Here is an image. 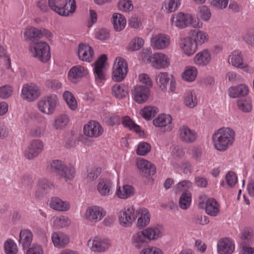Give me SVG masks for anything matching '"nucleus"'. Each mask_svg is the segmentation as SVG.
Returning <instances> with one entry per match:
<instances>
[{
    "instance_id": "5701e85b",
    "label": "nucleus",
    "mask_w": 254,
    "mask_h": 254,
    "mask_svg": "<svg viewBox=\"0 0 254 254\" xmlns=\"http://www.w3.org/2000/svg\"><path fill=\"white\" fill-rule=\"evenodd\" d=\"M135 219L134 210L130 207L120 212L119 221L120 224L125 226H129Z\"/></svg>"
},
{
    "instance_id": "a211bd4d",
    "label": "nucleus",
    "mask_w": 254,
    "mask_h": 254,
    "mask_svg": "<svg viewBox=\"0 0 254 254\" xmlns=\"http://www.w3.org/2000/svg\"><path fill=\"white\" fill-rule=\"evenodd\" d=\"M134 100L139 104L145 102L148 99L150 90L148 87L142 85L136 86L133 91Z\"/></svg>"
},
{
    "instance_id": "6e6d98bb",
    "label": "nucleus",
    "mask_w": 254,
    "mask_h": 254,
    "mask_svg": "<svg viewBox=\"0 0 254 254\" xmlns=\"http://www.w3.org/2000/svg\"><path fill=\"white\" fill-rule=\"evenodd\" d=\"M151 150V146L147 142L140 143L136 150V153L140 156H144L148 154Z\"/></svg>"
},
{
    "instance_id": "dca6fc26",
    "label": "nucleus",
    "mask_w": 254,
    "mask_h": 254,
    "mask_svg": "<svg viewBox=\"0 0 254 254\" xmlns=\"http://www.w3.org/2000/svg\"><path fill=\"white\" fill-rule=\"evenodd\" d=\"M199 206L204 208L207 214L216 216L219 212V205L213 198H207L205 201L200 202Z\"/></svg>"
},
{
    "instance_id": "c9c22d12",
    "label": "nucleus",
    "mask_w": 254,
    "mask_h": 254,
    "mask_svg": "<svg viewBox=\"0 0 254 254\" xmlns=\"http://www.w3.org/2000/svg\"><path fill=\"white\" fill-rule=\"evenodd\" d=\"M192 36L194 38L193 40L198 45H202L208 40V35L203 31L194 30L191 31Z\"/></svg>"
},
{
    "instance_id": "603ef678",
    "label": "nucleus",
    "mask_w": 254,
    "mask_h": 254,
    "mask_svg": "<svg viewBox=\"0 0 254 254\" xmlns=\"http://www.w3.org/2000/svg\"><path fill=\"white\" fill-rule=\"evenodd\" d=\"M211 15L210 10L207 6L202 5L198 7V15L203 21H208L210 18Z\"/></svg>"
},
{
    "instance_id": "0eeeda50",
    "label": "nucleus",
    "mask_w": 254,
    "mask_h": 254,
    "mask_svg": "<svg viewBox=\"0 0 254 254\" xmlns=\"http://www.w3.org/2000/svg\"><path fill=\"white\" fill-rule=\"evenodd\" d=\"M58 101L57 95L52 94L48 96L39 101L38 104L39 109L43 113L51 115L55 110Z\"/></svg>"
},
{
    "instance_id": "09e8293b",
    "label": "nucleus",
    "mask_w": 254,
    "mask_h": 254,
    "mask_svg": "<svg viewBox=\"0 0 254 254\" xmlns=\"http://www.w3.org/2000/svg\"><path fill=\"white\" fill-rule=\"evenodd\" d=\"M4 248L6 254H17L18 252L17 245L11 239H8L5 242Z\"/></svg>"
},
{
    "instance_id": "6e6552de",
    "label": "nucleus",
    "mask_w": 254,
    "mask_h": 254,
    "mask_svg": "<svg viewBox=\"0 0 254 254\" xmlns=\"http://www.w3.org/2000/svg\"><path fill=\"white\" fill-rule=\"evenodd\" d=\"M40 87L37 84L30 83L23 85L21 96L24 100L33 101L40 96Z\"/></svg>"
},
{
    "instance_id": "7ed1b4c3",
    "label": "nucleus",
    "mask_w": 254,
    "mask_h": 254,
    "mask_svg": "<svg viewBox=\"0 0 254 254\" xmlns=\"http://www.w3.org/2000/svg\"><path fill=\"white\" fill-rule=\"evenodd\" d=\"M49 5L53 11L61 16H68L76 9L74 0H49Z\"/></svg>"
},
{
    "instance_id": "393cba45",
    "label": "nucleus",
    "mask_w": 254,
    "mask_h": 254,
    "mask_svg": "<svg viewBox=\"0 0 254 254\" xmlns=\"http://www.w3.org/2000/svg\"><path fill=\"white\" fill-rule=\"evenodd\" d=\"M49 206L53 209L59 211H66L70 208V203L59 197H52L49 201Z\"/></svg>"
},
{
    "instance_id": "f704fd0d",
    "label": "nucleus",
    "mask_w": 254,
    "mask_h": 254,
    "mask_svg": "<svg viewBox=\"0 0 254 254\" xmlns=\"http://www.w3.org/2000/svg\"><path fill=\"white\" fill-rule=\"evenodd\" d=\"M148 241L146 235L144 233V230L137 232L133 236V243L135 247L137 249H140Z\"/></svg>"
},
{
    "instance_id": "ddd939ff",
    "label": "nucleus",
    "mask_w": 254,
    "mask_h": 254,
    "mask_svg": "<svg viewBox=\"0 0 254 254\" xmlns=\"http://www.w3.org/2000/svg\"><path fill=\"white\" fill-rule=\"evenodd\" d=\"M150 61L153 67L157 69L165 68L169 66L170 60L162 53H155L150 57Z\"/></svg>"
},
{
    "instance_id": "052dcab7",
    "label": "nucleus",
    "mask_w": 254,
    "mask_h": 254,
    "mask_svg": "<svg viewBox=\"0 0 254 254\" xmlns=\"http://www.w3.org/2000/svg\"><path fill=\"white\" fill-rule=\"evenodd\" d=\"M105 67L95 65L94 72L95 80L98 82H101L105 78V73L103 69Z\"/></svg>"
},
{
    "instance_id": "5fc2aeb1",
    "label": "nucleus",
    "mask_w": 254,
    "mask_h": 254,
    "mask_svg": "<svg viewBox=\"0 0 254 254\" xmlns=\"http://www.w3.org/2000/svg\"><path fill=\"white\" fill-rule=\"evenodd\" d=\"M144 41L143 39L139 37L132 39L129 43V48L132 51L139 50L143 46Z\"/></svg>"
},
{
    "instance_id": "f257e3e1",
    "label": "nucleus",
    "mask_w": 254,
    "mask_h": 254,
    "mask_svg": "<svg viewBox=\"0 0 254 254\" xmlns=\"http://www.w3.org/2000/svg\"><path fill=\"white\" fill-rule=\"evenodd\" d=\"M235 133L231 128H221L212 135L215 148L220 151L226 150L235 140Z\"/></svg>"
},
{
    "instance_id": "de8ad7c7",
    "label": "nucleus",
    "mask_w": 254,
    "mask_h": 254,
    "mask_svg": "<svg viewBox=\"0 0 254 254\" xmlns=\"http://www.w3.org/2000/svg\"><path fill=\"white\" fill-rule=\"evenodd\" d=\"M63 98L71 110H75L77 108V102L73 95L70 92L65 91L63 94Z\"/></svg>"
},
{
    "instance_id": "4468645a",
    "label": "nucleus",
    "mask_w": 254,
    "mask_h": 254,
    "mask_svg": "<svg viewBox=\"0 0 254 254\" xmlns=\"http://www.w3.org/2000/svg\"><path fill=\"white\" fill-rule=\"evenodd\" d=\"M88 73V70L83 66L79 65H75L69 70L68 78L71 82L76 83Z\"/></svg>"
},
{
    "instance_id": "412c9836",
    "label": "nucleus",
    "mask_w": 254,
    "mask_h": 254,
    "mask_svg": "<svg viewBox=\"0 0 254 254\" xmlns=\"http://www.w3.org/2000/svg\"><path fill=\"white\" fill-rule=\"evenodd\" d=\"M103 208L97 206H92L87 208L85 217L88 220L97 222L100 221L104 216Z\"/></svg>"
},
{
    "instance_id": "58836bf2",
    "label": "nucleus",
    "mask_w": 254,
    "mask_h": 254,
    "mask_svg": "<svg viewBox=\"0 0 254 254\" xmlns=\"http://www.w3.org/2000/svg\"><path fill=\"white\" fill-rule=\"evenodd\" d=\"M118 196L122 199H126L132 196L134 194V189L131 186L126 185L122 188L119 187L117 191Z\"/></svg>"
},
{
    "instance_id": "4d7b16f0",
    "label": "nucleus",
    "mask_w": 254,
    "mask_h": 254,
    "mask_svg": "<svg viewBox=\"0 0 254 254\" xmlns=\"http://www.w3.org/2000/svg\"><path fill=\"white\" fill-rule=\"evenodd\" d=\"M118 7L123 11H129L133 9V4L130 0H120L118 3Z\"/></svg>"
},
{
    "instance_id": "13d9d810",
    "label": "nucleus",
    "mask_w": 254,
    "mask_h": 254,
    "mask_svg": "<svg viewBox=\"0 0 254 254\" xmlns=\"http://www.w3.org/2000/svg\"><path fill=\"white\" fill-rule=\"evenodd\" d=\"M24 35L29 40L36 38H40L39 29L35 27L26 29Z\"/></svg>"
},
{
    "instance_id": "f8f14e48",
    "label": "nucleus",
    "mask_w": 254,
    "mask_h": 254,
    "mask_svg": "<svg viewBox=\"0 0 254 254\" xmlns=\"http://www.w3.org/2000/svg\"><path fill=\"white\" fill-rule=\"evenodd\" d=\"M180 140L186 143H191L194 142L197 138L196 132L187 126L183 125L179 129Z\"/></svg>"
},
{
    "instance_id": "7c9ffc66",
    "label": "nucleus",
    "mask_w": 254,
    "mask_h": 254,
    "mask_svg": "<svg viewBox=\"0 0 254 254\" xmlns=\"http://www.w3.org/2000/svg\"><path fill=\"white\" fill-rule=\"evenodd\" d=\"M143 230L149 241L157 239L162 235L164 232V229L161 226L149 227Z\"/></svg>"
},
{
    "instance_id": "f03ea898",
    "label": "nucleus",
    "mask_w": 254,
    "mask_h": 254,
    "mask_svg": "<svg viewBox=\"0 0 254 254\" xmlns=\"http://www.w3.org/2000/svg\"><path fill=\"white\" fill-rule=\"evenodd\" d=\"M29 50L31 56L42 63H46L51 58L50 46L45 42L32 41L29 45Z\"/></svg>"
},
{
    "instance_id": "37998d69",
    "label": "nucleus",
    "mask_w": 254,
    "mask_h": 254,
    "mask_svg": "<svg viewBox=\"0 0 254 254\" xmlns=\"http://www.w3.org/2000/svg\"><path fill=\"white\" fill-rule=\"evenodd\" d=\"M191 202V194L190 192H183L179 199V204L182 209L186 210L190 206Z\"/></svg>"
},
{
    "instance_id": "423d86ee",
    "label": "nucleus",
    "mask_w": 254,
    "mask_h": 254,
    "mask_svg": "<svg viewBox=\"0 0 254 254\" xmlns=\"http://www.w3.org/2000/svg\"><path fill=\"white\" fill-rule=\"evenodd\" d=\"M127 72L128 65L126 61L122 57L116 58L113 68L112 79L121 82L125 78Z\"/></svg>"
},
{
    "instance_id": "c85d7f7f",
    "label": "nucleus",
    "mask_w": 254,
    "mask_h": 254,
    "mask_svg": "<svg viewBox=\"0 0 254 254\" xmlns=\"http://www.w3.org/2000/svg\"><path fill=\"white\" fill-rule=\"evenodd\" d=\"M52 239L55 246L59 248L64 247L69 242L67 235L60 232L53 233Z\"/></svg>"
},
{
    "instance_id": "473e14b6",
    "label": "nucleus",
    "mask_w": 254,
    "mask_h": 254,
    "mask_svg": "<svg viewBox=\"0 0 254 254\" xmlns=\"http://www.w3.org/2000/svg\"><path fill=\"white\" fill-rule=\"evenodd\" d=\"M137 215H140L138 218L137 225L139 228H142L147 225L150 222V214L145 209L136 210Z\"/></svg>"
},
{
    "instance_id": "9d476101",
    "label": "nucleus",
    "mask_w": 254,
    "mask_h": 254,
    "mask_svg": "<svg viewBox=\"0 0 254 254\" xmlns=\"http://www.w3.org/2000/svg\"><path fill=\"white\" fill-rule=\"evenodd\" d=\"M83 132L88 137L96 138L101 135L103 132V128L98 122L91 121L84 126Z\"/></svg>"
},
{
    "instance_id": "4c0bfd02",
    "label": "nucleus",
    "mask_w": 254,
    "mask_h": 254,
    "mask_svg": "<svg viewBox=\"0 0 254 254\" xmlns=\"http://www.w3.org/2000/svg\"><path fill=\"white\" fill-rule=\"evenodd\" d=\"M61 172L59 176L66 182L73 180L75 174L74 167L70 165H64Z\"/></svg>"
},
{
    "instance_id": "0e129e2a",
    "label": "nucleus",
    "mask_w": 254,
    "mask_h": 254,
    "mask_svg": "<svg viewBox=\"0 0 254 254\" xmlns=\"http://www.w3.org/2000/svg\"><path fill=\"white\" fill-rule=\"evenodd\" d=\"M12 89L10 86L5 85L0 87V97L5 99L11 96Z\"/></svg>"
},
{
    "instance_id": "ea45409f",
    "label": "nucleus",
    "mask_w": 254,
    "mask_h": 254,
    "mask_svg": "<svg viewBox=\"0 0 254 254\" xmlns=\"http://www.w3.org/2000/svg\"><path fill=\"white\" fill-rule=\"evenodd\" d=\"M156 80L161 90H167V85L170 80L167 72H160L156 76Z\"/></svg>"
},
{
    "instance_id": "f3484780",
    "label": "nucleus",
    "mask_w": 254,
    "mask_h": 254,
    "mask_svg": "<svg viewBox=\"0 0 254 254\" xmlns=\"http://www.w3.org/2000/svg\"><path fill=\"white\" fill-rule=\"evenodd\" d=\"M138 169L146 177L153 175L156 173V167L150 162L142 158L137 160Z\"/></svg>"
},
{
    "instance_id": "69168bd1",
    "label": "nucleus",
    "mask_w": 254,
    "mask_h": 254,
    "mask_svg": "<svg viewBox=\"0 0 254 254\" xmlns=\"http://www.w3.org/2000/svg\"><path fill=\"white\" fill-rule=\"evenodd\" d=\"M140 254H163V253L160 249L157 247H148L143 249Z\"/></svg>"
},
{
    "instance_id": "a19ab883",
    "label": "nucleus",
    "mask_w": 254,
    "mask_h": 254,
    "mask_svg": "<svg viewBox=\"0 0 254 254\" xmlns=\"http://www.w3.org/2000/svg\"><path fill=\"white\" fill-rule=\"evenodd\" d=\"M172 120V119L170 115L162 114L153 120V124L157 127H163L170 124Z\"/></svg>"
},
{
    "instance_id": "c03bdc74",
    "label": "nucleus",
    "mask_w": 254,
    "mask_h": 254,
    "mask_svg": "<svg viewBox=\"0 0 254 254\" xmlns=\"http://www.w3.org/2000/svg\"><path fill=\"white\" fill-rule=\"evenodd\" d=\"M197 70L194 66L187 67L182 74L183 78L189 82L193 81L196 78Z\"/></svg>"
},
{
    "instance_id": "e2e57ef3",
    "label": "nucleus",
    "mask_w": 254,
    "mask_h": 254,
    "mask_svg": "<svg viewBox=\"0 0 254 254\" xmlns=\"http://www.w3.org/2000/svg\"><path fill=\"white\" fill-rule=\"evenodd\" d=\"M62 162L58 160H53L51 163V169L52 171L55 172L59 176L62 172L63 167H64Z\"/></svg>"
},
{
    "instance_id": "6ab92c4d",
    "label": "nucleus",
    "mask_w": 254,
    "mask_h": 254,
    "mask_svg": "<svg viewBox=\"0 0 254 254\" xmlns=\"http://www.w3.org/2000/svg\"><path fill=\"white\" fill-rule=\"evenodd\" d=\"M77 54L79 60L90 63L93 59L94 51L91 47L84 44H80L78 45Z\"/></svg>"
},
{
    "instance_id": "2eb2a0df",
    "label": "nucleus",
    "mask_w": 254,
    "mask_h": 254,
    "mask_svg": "<svg viewBox=\"0 0 254 254\" xmlns=\"http://www.w3.org/2000/svg\"><path fill=\"white\" fill-rule=\"evenodd\" d=\"M179 44L183 52L188 56L193 55L197 49V44L190 37L181 39Z\"/></svg>"
},
{
    "instance_id": "bb28decb",
    "label": "nucleus",
    "mask_w": 254,
    "mask_h": 254,
    "mask_svg": "<svg viewBox=\"0 0 254 254\" xmlns=\"http://www.w3.org/2000/svg\"><path fill=\"white\" fill-rule=\"evenodd\" d=\"M32 240L33 234L30 230L23 229L20 231L18 240L20 247H21L23 249L29 248Z\"/></svg>"
},
{
    "instance_id": "cd10ccee",
    "label": "nucleus",
    "mask_w": 254,
    "mask_h": 254,
    "mask_svg": "<svg viewBox=\"0 0 254 254\" xmlns=\"http://www.w3.org/2000/svg\"><path fill=\"white\" fill-rule=\"evenodd\" d=\"M211 60V54L209 51L204 49L195 55L193 59L195 64L199 66L207 65Z\"/></svg>"
},
{
    "instance_id": "c756f323",
    "label": "nucleus",
    "mask_w": 254,
    "mask_h": 254,
    "mask_svg": "<svg viewBox=\"0 0 254 254\" xmlns=\"http://www.w3.org/2000/svg\"><path fill=\"white\" fill-rule=\"evenodd\" d=\"M249 88L244 84H240L235 87H231L228 90L229 95L232 98L245 96L249 93Z\"/></svg>"
},
{
    "instance_id": "e433bc0d",
    "label": "nucleus",
    "mask_w": 254,
    "mask_h": 254,
    "mask_svg": "<svg viewBox=\"0 0 254 254\" xmlns=\"http://www.w3.org/2000/svg\"><path fill=\"white\" fill-rule=\"evenodd\" d=\"M112 95L116 98L123 99L128 93L127 87L125 85L116 84L112 88Z\"/></svg>"
},
{
    "instance_id": "bf43d9fd",
    "label": "nucleus",
    "mask_w": 254,
    "mask_h": 254,
    "mask_svg": "<svg viewBox=\"0 0 254 254\" xmlns=\"http://www.w3.org/2000/svg\"><path fill=\"white\" fill-rule=\"evenodd\" d=\"M225 180L228 185L230 187H233L237 182V176L234 172L229 171L226 175Z\"/></svg>"
},
{
    "instance_id": "864d4df0",
    "label": "nucleus",
    "mask_w": 254,
    "mask_h": 254,
    "mask_svg": "<svg viewBox=\"0 0 254 254\" xmlns=\"http://www.w3.org/2000/svg\"><path fill=\"white\" fill-rule=\"evenodd\" d=\"M191 187V183L190 181H183L179 183L174 188L175 192L177 193L181 191L187 192L188 189Z\"/></svg>"
},
{
    "instance_id": "3c124183",
    "label": "nucleus",
    "mask_w": 254,
    "mask_h": 254,
    "mask_svg": "<svg viewBox=\"0 0 254 254\" xmlns=\"http://www.w3.org/2000/svg\"><path fill=\"white\" fill-rule=\"evenodd\" d=\"M69 122V118L66 115L58 116L55 121L54 127L57 129H61L65 127Z\"/></svg>"
},
{
    "instance_id": "a18cd8bd",
    "label": "nucleus",
    "mask_w": 254,
    "mask_h": 254,
    "mask_svg": "<svg viewBox=\"0 0 254 254\" xmlns=\"http://www.w3.org/2000/svg\"><path fill=\"white\" fill-rule=\"evenodd\" d=\"M237 105L239 109L244 113H250L252 110V100L250 98L238 100Z\"/></svg>"
},
{
    "instance_id": "39448f33",
    "label": "nucleus",
    "mask_w": 254,
    "mask_h": 254,
    "mask_svg": "<svg viewBox=\"0 0 254 254\" xmlns=\"http://www.w3.org/2000/svg\"><path fill=\"white\" fill-rule=\"evenodd\" d=\"M228 62L234 67L241 69L246 73H252L254 72V68L244 62L243 54L239 50H235L230 53Z\"/></svg>"
},
{
    "instance_id": "8fccbe9b",
    "label": "nucleus",
    "mask_w": 254,
    "mask_h": 254,
    "mask_svg": "<svg viewBox=\"0 0 254 254\" xmlns=\"http://www.w3.org/2000/svg\"><path fill=\"white\" fill-rule=\"evenodd\" d=\"M122 124L125 127H128L130 130H133L137 133L141 131L140 127L135 124L128 116H126L123 118Z\"/></svg>"
},
{
    "instance_id": "a878e982",
    "label": "nucleus",
    "mask_w": 254,
    "mask_h": 254,
    "mask_svg": "<svg viewBox=\"0 0 254 254\" xmlns=\"http://www.w3.org/2000/svg\"><path fill=\"white\" fill-rule=\"evenodd\" d=\"M37 187V190L35 192V196L41 197L43 196L48 189H52L54 188V184L48 180L42 178L38 180Z\"/></svg>"
},
{
    "instance_id": "338daca9",
    "label": "nucleus",
    "mask_w": 254,
    "mask_h": 254,
    "mask_svg": "<svg viewBox=\"0 0 254 254\" xmlns=\"http://www.w3.org/2000/svg\"><path fill=\"white\" fill-rule=\"evenodd\" d=\"M26 254H43V250L40 245L33 244L28 249Z\"/></svg>"
},
{
    "instance_id": "b1692460",
    "label": "nucleus",
    "mask_w": 254,
    "mask_h": 254,
    "mask_svg": "<svg viewBox=\"0 0 254 254\" xmlns=\"http://www.w3.org/2000/svg\"><path fill=\"white\" fill-rule=\"evenodd\" d=\"M113 183L107 179L100 180L97 186V190L102 196H108L112 193Z\"/></svg>"
},
{
    "instance_id": "20e7f679",
    "label": "nucleus",
    "mask_w": 254,
    "mask_h": 254,
    "mask_svg": "<svg viewBox=\"0 0 254 254\" xmlns=\"http://www.w3.org/2000/svg\"><path fill=\"white\" fill-rule=\"evenodd\" d=\"M172 24L179 28L183 29L190 25L194 28H201L202 26L199 20L193 21V18L191 14L180 12L172 15Z\"/></svg>"
},
{
    "instance_id": "72a5a7b5",
    "label": "nucleus",
    "mask_w": 254,
    "mask_h": 254,
    "mask_svg": "<svg viewBox=\"0 0 254 254\" xmlns=\"http://www.w3.org/2000/svg\"><path fill=\"white\" fill-rule=\"evenodd\" d=\"M184 104L189 108H193L197 105L195 93L191 90L187 91L184 95Z\"/></svg>"
},
{
    "instance_id": "4be33fe9",
    "label": "nucleus",
    "mask_w": 254,
    "mask_h": 254,
    "mask_svg": "<svg viewBox=\"0 0 254 254\" xmlns=\"http://www.w3.org/2000/svg\"><path fill=\"white\" fill-rule=\"evenodd\" d=\"M235 249L233 241L226 238L220 240L217 244V251L219 254H231Z\"/></svg>"
},
{
    "instance_id": "49530a36",
    "label": "nucleus",
    "mask_w": 254,
    "mask_h": 254,
    "mask_svg": "<svg viewBox=\"0 0 254 254\" xmlns=\"http://www.w3.org/2000/svg\"><path fill=\"white\" fill-rule=\"evenodd\" d=\"M158 112L155 107L148 106L144 107L140 111V115L146 120H149L153 118Z\"/></svg>"
},
{
    "instance_id": "1a4fd4ad",
    "label": "nucleus",
    "mask_w": 254,
    "mask_h": 254,
    "mask_svg": "<svg viewBox=\"0 0 254 254\" xmlns=\"http://www.w3.org/2000/svg\"><path fill=\"white\" fill-rule=\"evenodd\" d=\"M88 246L92 251L101 253L109 248L110 243L109 240L105 238L95 237L88 241Z\"/></svg>"
},
{
    "instance_id": "2f4dec72",
    "label": "nucleus",
    "mask_w": 254,
    "mask_h": 254,
    "mask_svg": "<svg viewBox=\"0 0 254 254\" xmlns=\"http://www.w3.org/2000/svg\"><path fill=\"white\" fill-rule=\"evenodd\" d=\"M113 24L115 31L120 32L123 30L126 25V19L124 15L115 13L112 16Z\"/></svg>"
},
{
    "instance_id": "774afa93",
    "label": "nucleus",
    "mask_w": 254,
    "mask_h": 254,
    "mask_svg": "<svg viewBox=\"0 0 254 254\" xmlns=\"http://www.w3.org/2000/svg\"><path fill=\"white\" fill-rule=\"evenodd\" d=\"M228 3V0H211V4L218 9L225 8Z\"/></svg>"
},
{
    "instance_id": "79ce46f5",
    "label": "nucleus",
    "mask_w": 254,
    "mask_h": 254,
    "mask_svg": "<svg viewBox=\"0 0 254 254\" xmlns=\"http://www.w3.org/2000/svg\"><path fill=\"white\" fill-rule=\"evenodd\" d=\"M181 5V0H165L163 8L168 13L177 10Z\"/></svg>"
},
{
    "instance_id": "9b49d317",
    "label": "nucleus",
    "mask_w": 254,
    "mask_h": 254,
    "mask_svg": "<svg viewBox=\"0 0 254 254\" xmlns=\"http://www.w3.org/2000/svg\"><path fill=\"white\" fill-rule=\"evenodd\" d=\"M43 144L40 140H33L25 151V156L28 159H32L37 157L42 151Z\"/></svg>"
},
{
    "instance_id": "680f3d73",
    "label": "nucleus",
    "mask_w": 254,
    "mask_h": 254,
    "mask_svg": "<svg viewBox=\"0 0 254 254\" xmlns=\"http://www.w3.org/2000/svg\"><path fill=\"white\" fill-rule=\"evenodd\" d=\"M102 169L101 168H94L92 169L87 174V180L92 182L95 181L101 174Z\"/></svg>"
},
{
    "instance_id": "aec40b11",
    "label": "nucleus",
    "mask_w": 254,
    "mask_h": 254,
    "mask_svg": "<svg viewBox=\"0 0 254 254\" xmlns=\"http://www.w3.org/2000/svg\"><path fill=\"white\" fill-rule=\"evenodd\" d=\"M151 46L157 50L166 48L170 44V38L163 34L153 36L150 40Z\"/></svg>"
}]
</instances>
